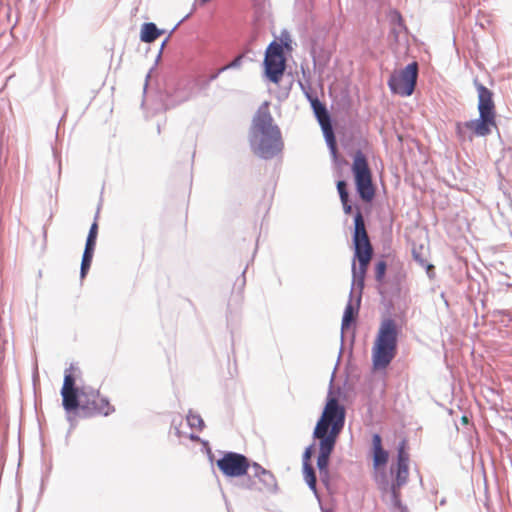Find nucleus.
Returning a JSON list of instances; mask_svg holds the SVG:
<instances>
[{"instance_id":"29","label":"nucleus","mask_w":512,"mask_h":512,"mask_svg":"<svg viewBox=\"0 0 512 512\" xmlns=\"http://www.w3.org/2000/svg\"><path fill=\"white\" fill-rule=\"evenodd\" d=\"M310 457H311V449L308 448L306 449L305 453H304V456H303V463L306 461L309 463V460H310Z\"/></svg>"},{"instance_id":"14","label":"nucleus","mask_w":512,"mask_h":512,"mask_svg":"<svg viewBox=\"0 0 512 512\" xmlns=\"http://www.w3.org/2000/svg\"><path fill=\"white\" fill-rule=\"evenodd\" d=\"M373 467L378 472L388 462V452L382 447L380 435L374 434L372 438Z\"/></svg>"},{"instance_id":"4","label":"nucleus","mask_w":512,"mask_h":512,"mask_svg":"<svg viewBox=\"0 0 512 512\" xmlns=\"http://www.w3.org/2000/svg\"><path fill=\"white\" fill-rule=\"evenodd\" d=\"M397 326L394 320L385 319L381 322L372 347L374 369H385L397 353Z\"/></svg>"},{"instance_id":"24","label":"nucleus","mask_w":512,"mask_h":512,"mask_svg":"<svg viewBox=\"0 0 512 512\" xmlns=\"http://www.w3.org/2000/svg\"><path fill=\"white\" fill-rule=\"evenodd\" d=\"M337 190L341 200L345 201L346 198H349L347 183L345 181L340 180L337 182Z\"/></svg>"},{"instance_id":"2","label":"nucleus","mask_w":512,"mask_h":512,"mask_svg":"<svg viewBox=\"0 0 512 512\" xmlns=\"http://www.w3.org/2000/svg\"><path fill=\"white\" fill-rule=\"evenodd\" d=\"M249 141L252 151L263 159L273 158L284 147L280 128L274 124L268 101L259 106L253 118Z\"/></svg>"},{"instance_id":"22","label":"nucleus","mask_w":512,"mask_h":512,"mask_svg":"<svg viewBox=\"0 0 512 512\" xmlns=\"http://www.w3.org/2000/svg\"><path fill=\"white\" fill-rule=\"evenodd\" d=\"M387 269L385 261H378L375 265V278L378 282H382Z\"/></svg>"},{"instance_id":"20","label":"nucleus","mask_w":512,"mask_h":512,"mask_svg":"<svg viewBox=\"0 0 512 512\" xmlns=\"http://www.w3.org/2000/svg\"><path fill=\"white\" fill-rule=\"evenodd\" d=\"M93 254H94V249H88V248L84 249L82 262H81V277L82 278L85 277V275L87 274V272L91 266Z\"/></svg>"},{"instance_id":"16","label":"nucleus","mask_w":512,"mask_h":512,"mask_svg":"<svg viewBox=\"0 0 512 512\" xmlns=\"http://www.w3.org/2000/svg\"><path fill=\"white\" fill-rule=\"evenodd\" d=\"M163 33L164 31L158 29L154 23H144L141 27L140 39L144 43H152L157 38H159Z\"/></svg>"},{"instance_id":"3","label":"nucleus","mask_w":512,"mask_h":512,"mask_svg":"<svg viewBox=\"0 0 512 512\" xmlns=\"http://www.w3.org/2000/svg\"><path fill=\"white\" fill-rule=\"evenodd\" d=\"M479 118L456 124V134L460 140L473 136L485 137L497 129L496 109L492 92L482 84H477Z\"/></svg>"},{"instance_id":"12","label":"nucleus","mask_w":512,"mask_h":512,"mask_svg":"<svg viewBox=\"0 0 512 512\" xmlns=\"http://www.w3.org/2000/svg\"><path fill=\"white\" fill-rule=\"evenodd\" d=\"M312 107L321 125V128L323 130V133L325 135L326 141L330 149L332 150L333 153H336V140L331 125L330 116L325 106L318 99H314L312 101Z\"/></svg>"},{"instance_id":"27","label":"nucleus","mask_w":512,"mask_h":512,"mask_svg":"<svg viewBox=\"0 0 512 512\" xmlns=\"http://www.w3.org/2000/svg\"><path fill=\"white\" fill-rule=\"evenodd\" d=\"M423 267L426 268V272H427V275L430 279H433L435 277V268H434V265L432 264H428L426 262V265H424Z\"/></svg>"},{"instance_id":"6","label":"nucleus","mask_w":512,"mask_h":512,"mask_svg":"<svg viewBox=\"0 0 512 512\" xmlns=\"http://www.w3.org/2000/svg\"><path fill=\"white\" fill-rule=\"evenodd\" d=\"M351 170L359 197L364 202H371L375 197V186L372 171L363 152L357 151L354 154Z\"/></svg>"},{"instance_id":"23","label":"nucleus","mask_w":512,"mask_h":512,"mask_svg":"<svg viewBox=\"0 0 512 512\" xmlns=\"http://www.w3.org/2000/svg\"><path fill=\"white\" fill-rule=\"evenodd\" d=\"M409 456L405 452V441H403L398 449V462L397 464H408Z\"/></svg>"},{"instance_id":"13","label":"nucleus","mask_w":512,"mask_h":512,"mask_svg":"<svg viewBox=\"0 0 512 512\" xmlns=\"http://www.w3.org/2000/svg\"><path fill=\"white\" fill-rule=\"evenodd\" d=\"M253 477L257 478L261 485H258L256 482L252 483L254 489L258 491L262 490H270L276 486L275 476L268 470L264 469L258 463L252 464Z\"/></svg>"},{"instance_id":"28","label":"nucleus","mask_w":512,"mask_h":512,"mask_svg":"<svg viewBox=\"0 0 512 512\" xmlns=\"http://www.w3.org/2000/svg\"><path fill=\"white\" fill-rule=\"evenodd\" d=\"M341 203L343 205L344 212L346 214H350L352 212V206L349 204V198H346L345 201L341 200Z\"/></svg>"},{"instance_id":"1","label":"nucleus","mask_w":512,"mask_h":512,"mask_svg":"<svg viewBox=\"0 0 512 512\" xmlns=\"http://www.w3.org/2000/svg\"><path fill=\"white\" fill-rule=\"evenodd\" d=\"M346 411L338 399L330 396L327 399L321 417L318 420L313 436L319 440L317 467L320 474L328 473L330 455L345 424Z\"/></svg>"},{"instance_id":"7","label":"nucleus","mask_w":512,"mask_h":512,"mask_svg":"<svg viewBox=\"0 0 512 512\" xmlns=\"http://www.w3.org/2000/svg\"><path fill=\"white\" fill-rule=\"evenodd\" d=\"M87 416H109L115 412V407L110 400L102 395L99 390L80 391L79 408Z\"/></svg>"},{"instance_id":"5","label":"nucleus","mask_w":512,"mask_h":512,"mask_svg":"<svg viewBox=\"0 0 512 512\" xmlns=\"http://www.w3.org/2000/svg\"><path fill=\"white\" fill-rule=\"evenodd\" d=\"M354 224L353 242L355 247V257L359 261V266L356 267L355 263L353 264V277L359 283L363 284L369 263L372 259L373 248L365 228L364 218L360 211L355 215Z\"/></svg>"},{"instance_id":"21","label":"nucleus","mask_w":512,"mask_h":512,"mask_svg":"<svg viewBox=\"0 0 512 512\" xmlns=\"http://www.w3.org/2000/svg\"><path fill=\"white\" fill-rule=\"evenodd\" d=\"M97 235H98V223L95 221L90 227V230H89V233L87 236V240H86L85 248L95 249Z\"/></svg>"},{"instance_id":"11","label":"nucleus","mask_w":512,"mask_h":512,"mask_svg":"<svg viewBox=\"0 0 512 512\" xmlns=\"http://www.w3.org/2000/svg\"><path fill=\"white\" fill-rule=\"evenodd\" d=\"M218 469L227 477H241L250 467V462L243 454L226 452L216 461Z\"/></svg>"},{"instance_id":"30","label":"nucleus","mask_w":512,"mask_h":512,"mask_svg":"<svg viewBox=\"0 0 512 512\" xmlns=\"http://www.w3.org/2000/svg\"><path fill=\"white\" fill-rule=\"evenodd\" d=\"M462 422H463V423H468V418H467V416H463V417H462Z\"/></svg>"},{"instance_id":"18","label":"nucleus","mask_w":512,"mask_h":512,"mask_svg":"<svg viewBox=\"0 0 512 512\" xmlns=\"http://www.w3.org/2000/svg\"><path fill=\"white\" fill-rule=\"evenodd\" d=\"M303 474H304V479L307 482V484L309 485V487L313 491H316V475H315L313 467L310 465V463H308L306 461L303 464Z\"/></svg>"},{"instance_id":"15","label":"nucleus","mask_w":512,"mask_h":512,"mask_svg":"<svg viewBox=\"0 0 512 512\" xmlns=\"http://www.w3.org/2000/svg\"><path fill=\"white\" fill-rule=\"evenodd\" d=\"M391 472L395 473V482L392 484L391 490L395 500H398L400 488L407 482L409 476L408 464H397L396 470L392 469Z\"/></svg>"},{"instance_id":"10","label":"nucleus","mask_w":512,"mask_h":512,"mask_svg":"<svg viewBox=\"0 0 512 512\" xmlns=\"http://www.w3.org/2000/svg\"><path fill=\"white\" fill-rule=\"evenodd\" d=\"M77 368L71 365L64 372V381L61 388L62 405L67 412L76 411L79 408L80 391L76 388Z\"/></svg>"},{"instance_id":"8","label":"nucleus","mask_w":512,"mask_h":512,"mask_svg":"<svg viewBox=\"0 0 512 512\" xmlns=\"http://www.w3.org/2000/svg\"><path fill=\"white\" fill-rule=\"evenodd\" d=\"M418 77V64H408L405 68L394 71L388 81L391 91L401 96H410L416 85Z\"/></svg>"},{"instance_id":"26","label":"nucleus","mask_w":512,"mask_h":512,"mask_svg":"<svg viewBox=\"0 0 512 512\" xmlns=\"http://www.w3.org/2000/svg\"><path fill=\"white\" fill-rule=\"evenodd\" d=\"M242 58H243V55L237 56L231 63H229L228 65L223 67L221 69V71L229 69V68L239 67L241 65Z\"/></svg>"},{"instance_id":"17","label":"nucleus","mask_w":512,"mask_h":512,"mask_svg":"<svg viewBox=\"0 0 512 512\" xmlns=\"http://www.w3.org/2000/svg\"><path fill=\"white\" fill-rule=\"evenodd\" d=\"M358 309L354 307L352 301H349L345 307V311L342 318V329H349L351 323L355 320Z\"/></svg>"},{"instance_id":"9","label":"nucleus","mask_w":512,"mask_h":512,"mask_svg":"<svg viewBox=\"0 0 512 512\" xmlns=\"http://www.w3.org/2000/svg\"><path fill=\"white\" fill-rule=\"evenodd\" d=\"M286 68V59L282 44L273 41L265 52L264 69L267 78L278 84L283 77Z\"/></svg>"},{"instance_id":"31","label":"nucleus","mask_w":512,"mask_h":512,"mask_svg":"<svg viewBox=\"0 0 512 512\" xmlns=\"http://www.w3.org/2000/svg\"><path fill=\"white\" fill-rule=\"evenodd\" d=\"M190 438H191L192 440H194V441L199 440V438H198L197 436H193V435H191V436H190Z\"/></svg>"},{"instance_id":"19","label":"nucleus","mask_w":512,"mask_h":512,"mask_svg":"<svg viewBox=\"0 0 512 512\" xmlns=\"http://www.w3.org/2000/svg\"><path fill=\"white\" fill-rule=\"evenodd\" d=\"M186 420H187L188 425L192 429H195L196 431H202L204 426H205L204 425V421L201 418V416L199 414H196V413L192 412V411H190L187 414Z\"/></svg>"},{"instance_id":"25","label":"nucleus","mask_w":512,"mask_h":512,"mask_svg":"<svg viewBox=\"0 0 512 512\" xmlns=\"http://www.w3.org/2000/svg\"><path fill=\"white\" fill-rule=\"evenodd\" d=\"M422 249H423L422 247H420L419 250L413 249V257L421 266H424V265H426L427 259L423 255Z\"/></svg>"}]
</instances>
